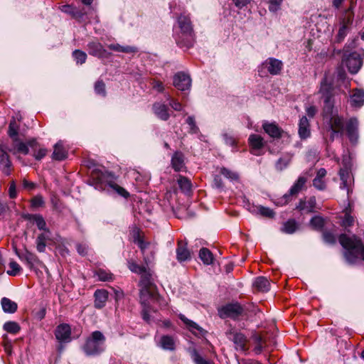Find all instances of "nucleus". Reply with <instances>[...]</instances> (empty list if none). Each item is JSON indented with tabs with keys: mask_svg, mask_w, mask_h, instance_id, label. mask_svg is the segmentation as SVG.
I'll return each mask as SVG.
<instances>
[{
	"mask_svg": "<svg viewBox=\"0 0 364 364\" xmlns=\"http://www.w3.org/2000/svg\"><path fill=\"white\" fill-rule=\"evenodd\" d=\"M129 269L141 275L139 281L140 301L144 309L142 311L143 318L149 321L148 308L151 302H157L160 306H166L167 302L162 299L158 294L156 286L154 283L152 272L144 266L139 265L134 262H129Z\"/></svg>",
	"mask_w": 364,
	"mask_h": 364,
	"instance_id": "nucleus-1",
	"label": "nucleus"
},
{
	"mask_svg": "<svg viewBox=\"0 0 364 364\" xmlns=\"http://www.w3.org/2000/svg\"><path fill=\"white\" fill-rule=\"evenodd\" d=\"M338 240L342 247L346 250L344 253L346 259L350 263H355L358 259L355 253L363 243L361 240L355 235L348 237L345 234L341 235Z\"/></svg>",
	"mask_w": 364,
	"mask_h": 364,
	"instance_id": "nucleus-2",
	"label": "nucleus"
},
{
	"mask_svg": "<svg viewBox=\"0 0 364 364\" xmlns=\"http://www.w3.org/2000/svg\"><path fill=\"white\" fill-rule=\"evenodd\" d=\"M105 337L102 332L95 331L87 339L84 346L85 353L88 355H95L104 350Z\"/></svg>",
	"mask_w": 364,
	"mask_h": 364,
	"instance_id": "nucleus-3",
	"label": "nucleus"
},
{
	"mask_svg": "<svg viewBox=\"0 0 364 364\" xmlns=\"http://www.w3.org/2000/svg\"><path fill=\"white\" fill-rule=\"evenodd\" d=\"M134 241L141 250L144 263L146 265L150 264L154 259V245L150 242L145 240L140 235H137V236L134 237Z\"/></svg>",
	"mask_w": 364,
	"mask_h": 364,
	"instance_id": "nucleus-4",
	"label": "nucleus"
},
{
	"mask_svg": "<svg viewBox=\"0 0 364 364\" xmlns=\"http://www.w3.org/2000/svg\"><path fill=\"white\" fill-rule=\"evenodd\" d=\"M329 129L331 130L330 139L333 141L336 134L343 136L344 133V121L343 117L338 114L333 115L328 122Z\"/></svg>",
	"mask_w": 364,
	"mask_h": 364,
	"instance_id": "nucleus-5",
	"label": "nucleus"
},
{
	"mask_svg": "<svg viewBox=\"0 0 364 364\" xmlns=\"http://www.w3.org/2000/svg\"><path fill=\"white\" fill-rule=\"evenodd\" d=\"M343 61L345 63L348 71L352 74L357 73L362 66V58L355 52L346 55Z\"/></svg>",
	"mask_w": 364,
	"mask_h": 364,
	"instance_id": "nucleus-6",
	"label": "nucleus"
},
{
	"mask_svg": "<svg viewBox=\"0 0 364 364\" xmlns=\"http://www.w3.org/2000/svg\"><path fill=\"white\" fill-rule=\"evenodd\" d=\"M9 149L4 144H0V170L6 176H9L12 171V163L8 154Z\"/></svg>",
	"mask_w": 364,
	"mask_h": 364,
	"instance_id": "nucleus-7",
	"label": "nucleus"
},
{
	"mask_svg": "<svg viewBox=\"0 0 364 364\" xmlns=\"http://www.w3.org/2000/svg\"><path fill=\"white\" fill-rule=\"evenodd\" d=\"M229 339L235 343V348L237 350L246 351L248 350L247 340L241 333L230 331L227 333Z\"/></svg>",
	"mask_w": 364,
	"mask_h": 364,
	"instance_id": "nucleus-8",
	"label": "nucleus"
},
{
	"mask_svg": "<svg viewBox=\"0 0 364 364\" xmlns=\"http://www.w3.org/2000/svg\"><path fill=\"white\" fill-rule=\"evenodd\" d=\"M13 149H9L10 152H12L14 154L17 153H21L23 154H28L29 149L28 146L31 148H34L37 145V142L35 139H32L28 141L27 144L21 141L16 138V141H13Z\"/></svg>",
	"mask_w": 364,
	"mask_h": 364,
	"instance_id": "nucleus-9",
	"label": "nucleus"
},
{
	"mask_svg": "<svg viewBox=\"0 0 364 364\" xmlns=\"http://www.w3.org/2000/svg\"><path fill=\"white\" fill-rule=\"evenodd\" d=\"M173 85L179 90H188L191 85L190 77L183 73H178L173 77Z\"/></svg>",
	"mask_w": 364,
	"mask_h": 364,
	"instance_id": "nucleus-10",
	"label": "nucleus"
},
{
	"mask_svg": "<svg viewBox=\"0 0 364 364\" xmlns=\"http://www.w3.org/2000/svg\"><path fill=\"white\" fill-rule=\"evenodd\" d=\"M242 312V306L238 304H230L221 308L220 315L221 317L236 318Z\"/></svg>",
	"mask_w": 364,
	"mask_h": 364,
	"instance_id": "nucleus-11",
	"label": "nucleus"
},
{
	"mask_svg": "<svg viewBox=\"0 0 364 364\" xmlns=\"http://www.w3.org/2000/svg\"><path fill=\"white\" fill-rule=\"evenodd\" d=\"M262 66L266 68L271 75H276L279 74L282 70L283 63L278 59L269 58L262 63Z\"/></svg>",
	"mask_w": 364,
	"mask_h": 364,
	"instance_id": "nucleus-12",
	"label": "nucleus"
},
{
	"mask_svg": "<svg viewBox=\"0 0 364 364\" xmlns=\"http://www.w3.org/2000/svg\"><path fill=\"white\" fill-rule=\"evenodd\" d=\"M358 122L355 118L350 119L346 124V132L351 142L355 143L358 139Z\"/></svg>",
	"mask_w": 364,
	"mask_h": 364,
	"instance_id": "nucleus-13",
	"label": "nucleus"
},
{
	"mask_svg": "<svg viewBox=\"0 0 364 364\" xmlns=\"http://www.w3.org/2000/svg\"><path fill=\"white\" fill-rule=\"evenodd\" d=\"M176 257L179 262L189 260L191 258V254L187 247V243L183 240L178 241Z\"/></svg>",
	"mask_w": 364,
	"mask_h": 364,
	"instance_id": "nucleus-14",
	"label": "nucleus"
},
{
	"mask_svg": "<svg viewBox=\"0 0 364 364\" xmlns=\"http://www.w3.org/2000/svg\"><path fill=\"white\" fill-rule=\"evenodd\" d=\"M51 240V232L50 231H46V232L40 233L36 240V250L39 252H44L47 242Z\"/></svg>",
	"mask_w": 364,
	"mask_h": 364,
	"instance_id": "nucleus-15",
	"label": "nucleus"
},
{
	"mask_svg": "<svg viewBox=\"0 0 364 364\" xmlns=\"http://www.w3.org/2000/svg\"><path fill=\"white\" fill-rule=\"evenodd\" d=\"M264 132L272 138H280L283 130L276 124L264 122L262 125Z\"/></svg>",
	"mask_w": 364,
	"mask_h": 364,
	"instance_id": "nucleus-16",
	"label": "nucleus"
},
{
	"mask_svg": "<svg viewBox=\"0 0 364 364\" xmlns=\"http://www.w3.org/2000/svg\"><path fill=\"white\" fill-rule=\"evenodd\" d=\"M326 171L325 168H321L318 170L315 178L313 180V186L319 191H323L326 188V183L324 180L326 176Z\"/></svg>",
	"mask_w": 364,
	"mask_h": 364,
	"instance_id": "nucleus-17",
	"label": "nucleus"
},
{
	"mask_svg": "<svg viewBox=\"0 0 364 364\" xmlns=\"http://www.w3.org/2000/svg\"><path fill=\"white\" fill-rule=\"evenodd\" d=\"M89 53L99 58L107 57V53L102 45L99 42H91L87 45Z\"/></svg>",
	"mask_w": 364,
	"mask_h": 364,
	"instance_id": "nucleus-18",
	"label": "nucleus"
},
{
	"mask_svg": "<svg viewBox=\"0 0 364 364\" xmlns=\"http://www.w3.org/2000/svg\"><path fill=\"white\" fill-rule=\"evenodd\" d=\"M171 166L176 171H182L185 168L184 155L181 151H176L171 158Z\"/></svg>",
	"mask_w": 364,
	"mask_h": 364,
	"instance_id": "nucleus-19",
	"label": "nucleus"
},
{
	"mask_svg": "<svg viewBox=\"0 0 364 364\" xmlns=\"http://www.w3.org/2000/svg\"><path fill=\"white\" fill-rule=\"evenodd\" d=\"M70 327L68 324H60L55 330V337L60 341H68L70 337Z\"/></svg>",
	"mask_w": 364,
	"mask_h": 364,
	"instance_id": "nucleus-20",
	"label": "nucleus"
},
{
	"mask_svg": "<svg viewBox=\"0 0 364 364\" xmlns=\"http://www.w3.org/2000/svg\"><path fill=\"white\" fill-rule=\"evenodd\" d=\"M15 251H16V253L18 255V258L20 259H21L22 261H25L30 269L33 268L35 263L39 262V259H38V257L35 254H33L28 250H26L25 252V253H23V254L18 253L16 248Z\"/></svg>",
	"mask_w": 364,
	"mask_h": 364,
	"instance_id": "nucleus-21",
	"label": "nucleus"
},
{
	"mask_svg": "<svg viewBox=\"0 0 364 364\" xmlns=\"http://www.w3.org/2000/svg\"><path fill=\"white\" fill-rule=\"evenodd\" d=\"M306 181V178L300 176L291 186L289 193L284 196V198H288L290 196H296L304 188Z\"/></svg>",
	"mask_w": 364,
	"mask_h": 364,
	"instance_id": "nucleus-22",
	"label": "nucleus"
},
{
	"mask_svg": "<svg viewBox=\"0 0 364 364\" xmlns=\"http://www.w3.org/2000/svg\"><path fill=\"white\" fill-rule=\"evenodd\" d=\"M340 178L341 180V188L342 189H346L348 193H349L350 191V186L352 183V176L350 175V173L348 168H341L339 171Z\"/></svg>",
	"mask_w": 364,
	"mask_h": 364,
	"instance_id": "nucleus-23",
	"label": "nucleus"
},
{
	"mask_svg": "<svg viewBox=\"0 0 364 364\" xmlns=\"http://www.w3.org/2000/svg\"><path fill=\"white\" fill-rule=\"evenodd\" d=\"M153 109L155 114L162 120L166 121L168 119L170 114L168 109L164 104L156 102L153 105Z\"/></svg>",
	"mask_w": 364,
	"mask_h": 364,
	"instance_id": "nucleus-24",
	"label": "nucleus"
},
{
	"mask_svg": "<svg viewBox=\"0 0 364 364\" xmlns=\"http://www.w3.org/2000/svg\"><path fill=\"white\" fill-rule=\"evenodd\" d=\"M68 151L64 147L62 141L56 143L54 146V150L52 154V158L54 160L62 161L67 158Z\"/></svg>",
	"mask_w": 364,
	"mask_h": 364,
	"instance_id": "nucleus-25",
	"label": "nucleus"
},
{
	"mask_svg": "<svg viewBox=\"0 0 364 364\" xmlns=\"http://www.w3.org/2000/svg\"><path fill=\"white\" fill-rule=\"evenodd\" d=\"M178 25L181 31L187 35L191 36L193 32V27L190 18L184 15L178 18Z\"/></svg>",
	"mask_w": 364,
	"mask_h": 364,
	"instance_id": "nucleus-26",
	"label": "nucleus"
},
{
	"mask_svg": "<svg viewBox=\"0 0 364 364\" xmlns=\"http://www.w3.org/2000/svg\"><path fill=\"white\" fill-rule=\"evenodd\" d=\"M299 134L301 139L308 138L310 134L309 122L306 117H302L299 124Z\"/></svg>",
	"mask_w": 364,
	"mask_h": 364,
	"instance_id": "nucleus-27",
	"label": "nucleus"
},
{
	"mask_svg": "<svg viewBox=\"0 0 364 364\" xmlns=\"http://www.w3.org/2000/svg\"><path fill=\"white\" fill-rule=\"evenodd\" d=\"M95 306L97 309L102 308L107 300L108 293L106 290L98 289L95 292Z\"/></svg>",
	"mask_w": 364,
	"mask_h": 364,
	"instance_id": "nucleus-28",
	"label": "nucleus"
},
{
	"mask_svg": "<svg viewBox=\"0 0 364 364\" xmlns=\"http://www.w3.org/2000/svg\"><path fill=\"white\" fill-rule=\"evenodd\" d=\"M364 104V91L359 89L353 90L351 95L350 105L353 107H360Z\"/></svg>",
	"mask_w": 364,
	"mask_h": 364,
	"instance_id": "nucleus-29",
	"label": "nucleus"
},
{
	"mask_svg": "<svg viewBox=\"0 0 364 364\" xmlns=\"http://www.w3.org/2000/svg\"><path fill=\"white\" fill-rule=\"evenodd\" d=\"M108 48L118 53H135L138 51L137 48L129 46H121L119 43H111L107 46Z\"/></svg>",
	"mask_w": 364,
	"mask_h": 364,
	"instance_id": "nucleus-30",
	"label": "nucleus"
},
{
	"mask_svg": "<svg viewBox=\"0 0 364 364\" xmlns=\"http://www.w3.org/2000/svg\"><path fill=\"white\" fill-rule=\"evenodd\" d=\"M253 287L259 291L265 292L269 291L270 283L266 277H259L255 280Z\"/></svg>",
	"mask_w": 364,
	"mask_h": 364,
	"instance_id": "nucleus-31",
	"label": "nucleus"
},
{
	"mask_svg": "<svg viewBox=\"0 0 364 364\" xmlns=\"http://www.w3.org/2000/svg\"><path fill=\"white\" fill-rule=\"evenodd\" d=\"M331 89V86H328L326 83H322L321 86L320 92L322 93L324 99V109L328 110V112H331L332 108V105L331 102V97L328 95V91Z\"/></svg>",
	"mask_w": 364,
	"mask_h": 364,
	"instance_id": "nucleus-32",
	"label": "nucleus"
},
{
	"mask_svg": "<svg viewBox=\"0 0 364 364\" xmlns=\"http://www.w3.org/2000/svg\"><path fill=\"white\" fill-rule=\"evenodd\" d=\"M315 204L316 199L314 198H310L308 202H306L304 200H300L298 205L296 206V209L311 213L314 210Z\"/></svg>",
	"mask_w": 364,
	"mask_h": 364,
	"instance_id": "nucleus-33",
	"label": "nucleus"
},
{
	"mask_svg": "<svg viewBox=\"0 0 364 364\" xmlns=\"http://www.w3.org/2000/svg\"><path fill=\"white\" fill-rule=\"evenodd\" d=\"M1 304L4 312L12 314L17 310V304L8 298L1 299Z\"/></svg>",
	"mask_w": 364,
	"mask_h": 364,
	"instance_id": "nucleus-34",
	"label": "nucleus"
},
{
	"mask_svg": "<svg viewBox=\"0 0 364 364\" xmlns=\"http://www.w3.org/2000/svg\"><path fill=\"white\" fill-rule=\"evenodd\" d=\"M249 143L254 150H259L264 146L263 138L257 134H252L249 137Z\"/></svg>",
	"mask_w": 364,
	"mask_h": 364,
	"instance_id": "nucleus-35",
	"label": "nucleus"
},
{
	"mask_svg": "<svg viewBox=\"0 0 364 364\" xmlns=\"http://www.w3.org/2000/svg\"><path fill=\"white\" fill-rule=\"evenodd\" d=\"M161 346L168 350H173L175 349V343L172 337L168 336H164L161 338Z\"/></svg>",
	"mask_w": 364,
	"mask_h": 364,
	"instance_id": "nucleus-36",
	"label": "nucleus"
},
{
	"mask_svg": "<svg viewBox=\"0 0 364 364\" xmlns=\"http://www.w3.org/2000/svg\"><path fill=\"white\" fill-rule=\"evenodd\" d=\"M19 126L16 122V119L13 118L9 126L8 134L9 136L13 139V141H16V138H18Z\"/></svg>",
	"mask_w": 364,
	"mask_h": 364,
	"instance_id": "nucleus-37",
	"label": "nucleus"
},
{
	"mask_svg": "<svg viewBox=\"0 0 364 364\" xmlns=\"http://www.w3.org/2000/svg\"><path fill=\"white\" fill-rule=\"evenodd\" d=\"M180 189L184 193H188L191 190V183L186 177L179 176L177 180Z\"/></svg>",
	"mask_w": 364,
	"mask_h": 364,
	"instance_id": "nucleus-38",
	"label": "nucleus"
},
{
	"mask_svg": "<svg viewBox=\"0 0 364 364\" xmlns=\"http://www.w3.org/2000/svg\"><path fill=\"white\" fill-rule=\"evenodd\" d=\"M200 259L205 264H210L213 262V257L211 252L207 248H202L199 252Z\"/></svg>",
	"mask_w": 364,
	"mask_h": 364,
	"instance_id": "nucleus-39",
	"label": "nucleus"
},
{
	"mask_svg": "<svg viewBox=\"0 0 364 364\" xmlns=\"http://www.w3.org/2000/svg\"><path fill=\"white\" fill-rule=\"evenodd\" d=\"M254 342L255 343V347L254 350L256 353L259 354L261 353L262 348H264V338L263 336L260 334L255 333L252 336Z\"/></svg>",
	"mask_w": 364,
	"mask_h": 364,
	"instance_id": "nucleus-40",
	"label": "nucleus"
},
{
	"mask_svg": "<svg viewBox=\"0 0 364 364\" xmlns=\"http://www.w3.org/2000/svg\"><path fill=\"white\" fill-rule=\"evenodd\" d=\"M296 223L294 220H289L284 223L282 231L287 234H292L296 230Z\"/></svg>",
	"mask_w": 364,
	"mask_h": 364,
	"instance_id": "nucleus-41",
	"label": "nucleus"
},
{
	"mask_svg": "<svg viewBox=\"0 0 364 364\" xmlns=\"http://www.w3.org/2000/svg\"><path fill=\"white\" fill-rule=\"evenodd\" d=\"M95 92L96 94L105 97L107 95L106 85L102 80H98L95 83Z\"/></svg>",
	"mask_w": 364,
	"mask_h": 364,
	"instance_id": "nucleus-42",
	"label": "nucleus"
},
{
	"mask_svg": "<svg viewBox=\"0 0 364 364\" xmlns=\"http://www.w3.org/2000/svg\"><path fill=\"white\" fill-rule=\"evenodd\" d=\"M19 325L14 321H9L4 323V329L8 333L16 334L20 331Z\"/></svg>",
	"mask_w": 364,
	"mask_h": 364,
	"instance_id": "nucleus-43",
	"label": "nucleus"
},
{
	"mask_svg": "<svg viewBox=\"0 0 364 364\" xmlns=\"http://www.w3.org/2000/svg\"><path fill=\"white\" fill-rule=\"evenodd\" d=\"M180 319L190 328V330H197L199 331H202V328L194 321L189 320L184 315H179Z\"/></svg>",
	"mask_w": 364,
	"mask_h": 364,
	"instance_id": "nucleus-44",
	"label": "nucleus"
},
{
	"mask_svg": "<svg viewBox=\"0 0 364 364\" xmlns=\"http://www.w3.org/2000/svg\"><path fill=\"white\" fill-rule=\"evenodd\" d=\"M109 187L114 190L116 193H117L119 196L127 198L129 196V193L122 187L119 186L118 184L111 182L109 183Z\"/></svg>",
	"mask_w": 364,
	"mask_h": 364,
	"instance_id": "nucleus-45",
	"label": "nucleus"
},
{
	"mask_svg": "<svg viewBox=\"0 0 364 364\" xmlns=\"http://www.w3.org/2000/svg\"><path fill=\"white\" fill-rule=\"evenodd\" d=\"M9 267L11 269L8 270L6 273L10 276H16L21 271V267L20 265L14 261H11L9 263Z\"/></svg>",
	"mask_w": 364,
	"mask_h": 364,
	"instance_id": "nucleus-46",
	"label": "nucleus"
},
{
	"mask_svg": "<svg viewBox=\"0 0 364 364\" xmlns=\"http://www.w3.org/2000/svg\"><path fill=\"white\" fill-rule=\"evenodd\" d=\"M311 225L316 230H321L324 225V220L321 217L315 216L310 221Z\"/></svg>",
	"mask_w": 364,
	"mask_h": 364,
	"instance_id": "nucleus-47",
	"label": "nucleus"
},
{
	"mask_svg": "<svg viewBox=\"0 0 364 364\" xmlns=\"http://www.w3.org/2000/svg\"><path fill=\"white\" fill-rule=\"evenodd\" d=\"M352 6L345 11L343 16L341 20V24H343V21H346V25L347 26V28H348V26L351 24L353 18V13L351 11Z\"/></svg>",
	"mask_w": 364,
	"mask_h": 364,
	"instance_id": "nucleus-48",
	"label": "nucleus"
},
{
	"mask_svg": "<svg viewBox=\"0 0 364 364\" xmlns=\"http://www.w3.org/2000/svg\"><path fill=\"white\" fill-rule=\"evenodd\" d=\"M73 56H74L77 63H80V64H83L84 63H85L86 59H87L86 53L80 50H75L73 52Z\"/></svg>",
	"mask_w": 364,
	"mask_h": 364,
	"instance_id": "nucleus-49",
	"label": "nucleus"
},
{
	"mask_svg": "<svg viewBox=\"0 0 364 364\" xmlns=\"http://www.w3.org/2000/svg\"><path fill=\"white\" fill-rule=\"evenodd\" d=\"M257 209H258L259 214L264 217L272 218L274 216V211L269 208L259 206L257 208Z\"/></svg>",
	"mask_w": 364,
	"mask_h": 364,
	"instance_id": "nucleus-50",
	"label": "nucleus"
},
{
	"mask_svg": "<svg viewBox=\"0 0 364 364\" xmlns=\"http://www.w3.org/2000/svg\"><path fill=\"white\" fill-rule=\"evenodd\" d=\"M35 223H36L38 228L39 230L43 231V232H46V231H50V230L48 228H47L46 223L42 215H40L37 218V220L35 221Z\"/></svg>",
	"mask_w": 364,
	"mask_h": 364,
	"instance_id": "nucleus-51",
	"label": "nucleus"
},
{
	"mask_svg": "<svg viewBox=\"0 0 364 364\" xmlns=\"http://www.w3.org/2000/svg\"><path fill=\"white\" fill-rule=\"evenodd\" d=\"M323 239L324 242L328 245H333L336 242L335 235L330 232H324L323 233Z\"/></svg>",
	"mask_w": 364,
	"mask_h": 364,
	"instance_id": "nucleus-52",
	"label": "nucleus"
},
{
	"mask_svg": "<svg viewBox=\"0 0 364 364\" xmlns=\"http://www.w3.org/2000/svg\"><path fill=\"white\" fill-rule=\"evenodd\" d=\"M348 28H347V26L346 25V21H343V24H341V28H339L338 35H337V41L341 42L343 40L345 36L347 34Z\"/></svg>",
	"mask_w": 364,
	"mask_h": 364,
	"instance_id": "nucleus-53",
	"label": "nucleus"
},
{
	"mask_svg": "<svg viewBox=\"0 0 364 364\" xmlns=\"http://www.w3.org/2000/svg\"><path fill=\"white\" fill-rule=\"evenodd\" d=\"M97 274L99 279L102 281H109L112 279V274L103 269H99Z\"/></svg>",
	"mask_w": 364,
	"mask_h": 364,
	"instance_id": "nucleus-54",
	"label": "nucleus"
},
{
	"mask_svg": "<svg viewBox=\"0 0 364 364\" xmlns=\"http://www.w3.org/2000/svg\"><path fill=\"white\" fill-rule=\"evenodd\" d=\"M192 357L196 364H212L209 360L202 358L196 350L193 353Z\"/></svg>",
	"mask_w": 364,
	"mask_h": 364,
	"instance_id": "nucleus-55",
	"label": "nucleus"
},
{
	"mask_svg": "<svg viewBox=\"0 0 364 364\" xmlns=\"http://www.w3.org/2000/svg\"><path fill=\"white\" fill-rule=\"evenodd\" d=\"M220 173L222 175H223L225 177L228 178H230L232 180L238 178V175L236 173L225 168H223L220 171Z\"/></svg>",
	"mask_w": 364,
	"mask_h": 364,
	"instance_id": "nucleus-56",
	"label": "nucleus"
},
{
	"mask_svg": "<svg viewBox=\"0 0 364 364\" xmlns=\"http://www.w3.org/2000/svg\"><path fill=\"white\" fill-rule=\"evenodd\" d=\"M31 206L33 208H38L41 207L44 205V200L43 199V197L41 196H36L33 197L31 200Z\"/></svg>",
	"mask_w": 364,
	"mask_h": 364,
	"instance_id": "nucleus-57",
	"label": "nucleus"
},
{
	"mask_svg": "<svg viewBox=\"0 0 364 364\" xmlns=\"http://www.w3.org/2000/svg\"><path fill=\"white\" fill-rule=\"evenodd\" d=\"M354 223V218L350 215L349 213L345 214V217L343 220V225L346 228L350 227Z\"/></svg>",
	"mask_w": 364,
	"mask_h": 364,
	"instance_id": "nucleus-58",
	"label": "nucleus"
},
{
	"mask_svg": "<svg viewBox=\"0 0 364 364\" xmlns=\"http://www.w3.org/2000/svg\"><path fill=\"white\" fill-rule=\"evenodd\" d=\"M283 0H269V9L270 11L276 12L279 9L280 4Z\"/></svg>",
	"mask_w": 364,
	"mask_h": 364,
	"instance_id": "nucleus-59",
	"label": "nucleus"
},
{
	"mask_svg": "<svg viewBox=\"0 0 364 364\" xmlns=\"http://www.w3.org/2000/svg\"><path fill=\"white\" fill-rule=\"evenodd\" d=\"M289 159L280 158L277 162L276 167L278 170L282 171L289 165Z\"/></svg>",
	"mask_w": 364,
	"mask_h": 364,
	"instance_id": "nucleus-60",
	"label": "nucleus"
},
{
	"mask_svg": "<svg viewBox=\"0 0 364 364\" xmlns=\"http://www.w3.org/2000/svg\"><path fill=\"white\" fill-rule=\"evenodd\" d=\"M170 100L169 105L176 111H181L182 109V105L176 100L168 98Z\"/></svg>",
	"mask_w": 364,
	"mask_h": 364,
	"instance_id": "nucleus-61",
	"label": "nucleus"
},
{
	"mask_svg": "<svg viewBox=\"0 0 364 364\" xmlns=\"http://www.w3.org/2000/svg\"><path fill=\"white\" fill-rule=\"evenodd\" d=\"M47 149L44 148H40L37 152L33 154V156L36 160H41L47 154Z\"/></svg>",
	"mask_w": 364,
	"mask_h": 364,
	"instance_id": "nucleus-62",
	"label": "nucleus"
},
{
	"mask_svg": "<svg viewBox=\"0 0 364 364\" xmlns=\"http://www.w3.org/2000/svg\"><path fill=\"white\" fill-rule=\"evenodd\" d=\"M152 87L158 92H163L164 90L162 82L158 80H154L152 82Z\"/></svg>",
	"mask_w": 364,
	"mask_h": 364,
	"instance_id": "nucleus-63",
	"label": "nucleus"
},
{
	"mask_svg": "<svg viewBox=\"0 0 364 364\" xmlns=\"http://www.w3.org/2000/svg\"><path fill=\"white\" fill-rule=\"evenodd\" d=\"M23 186L24 188L31 191L36 188V184L33 182L28 181L26 179L23 180Z\"/></svg>",
	"mask_w": 364,
	"mask_h": 364,
	"instance_id": "nucleus-64",
	"label": "nucleus"
}]
</instances>
